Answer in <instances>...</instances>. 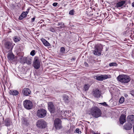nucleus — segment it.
Masks as SVG:
<instances>
[{
    "label": "nucleus",
    "instance_id": "obj_23",
    "mask_svg": "<svg viewBox=\"0 0 134 134\" xmlns=\"http://www.w3.org/2000/svg\"><path fill=\"white\" fill-rule=\"evenodd\" d=\"M8 58L10 60H12L14 59V56L12 53H9L8 54Z\"/></svg>",
    "mask_w": 134,
    "mask_h": 134
},
{
    "label": "nucleus",
    "instance_id": "obj_31",
    "mask_svg": "<svg viewBox=\"0 0 134 134\" xmlns=\"http://www.w3.org/2000/svg\"><path fill=\"white\" fill-rule=\"evenodd\" d=\"M65 49L64 47H62L61 48L60 50V51L61 53H64L65 52Z\"/></svg>",
    "mask_w": 134,
    "mask_h": 134
},
{
    "label": "nucleus",
    "instance_id": "obj_25",
    "mask_svg": "<svg viewBox=\"0 0 134 134\" xmlns=\"http://www.w3.org/2000/svg\"><path fill=\"white\" fill-rule=\"evenodd\" d=\"M90 86L89 84H85L84 86L83 89L85 91H87L88 90Z\"/></svg>",
    "mask_w": 134,
    "mask_h": 134
},
{
    "label": "nucleus",
    "instance_id": "obj_8",
    "mask_svg": "<svg viewBox=\"0 0 134 134\" xmlns=\"http://www.w3.org/2000/svg\"><path fill=\"white\" fill-rule=\"evenodd\" d=\"M33 66L36 69H38L40 67V63L37 57H35L33 63Z\"/></svg>",
    "mask_w": 134,
    "mask_h": 134
},
{
    "label": "nucleus",
    "instance_id": "obj_12",
    "mask_svg": "<svg viewBox=\"0 0 134 134\" xmlns=\"http://www.w3.org/2000/svg\"><path fill=\"white\" fill-rule=\"evenodd\" d=\"M5 47L7 49H12L13 47V44L11 42L8 41L5 42L4 44Z\"/></svg>",
    "mask_w": 134,
    "mask_h": 134
},
{
    "label": "nucleus",
    "instance_id": "obj_32",
    "mask_svg": "<svg viewBox=\"0 0 134 134\" xmlns=\"http://www.w3.org/2000/svg\"><path fill=\"white\" fill-rule=\"evenodd\" d=\"M35 51L34 50H33L30 53V54L32 56H34L35 55Z\"/></svg>",
    "mask_w": 134,
    "mask_h": 134
},
{
    "label": "nucleus",
    "instance_id": "obj_11",
    "mask_svg": "<svg viewBox=\"0 0 134 134\" xmlns=\"http://www.w3.org/2000/svg\"><path fill=\"white\" fill-rule=\"evenodd\" d=\"M48 108L49 110L51 113H54L55 110V108L53 103L51 102H48Z\"/></svg>",
    "mask_w": 134,
    "mask_h": 134
},
{
    "label": "nucleus",
    "instance_id": "obj_40",
    "mask_svg": "<svg viewBox=\"0 0 134 134\" xmlns=\"http://www.w3.org/2000/svg\"><path fill=\"white\" fill-rule=\"evenodd\" d=\"M84 65L85 67H87L88 66V64L86 62L84 63Z\"/></svg>",
    "mask_w": 134,
    "mask_h": 134
},
{
    "label": "nucleus",
    "instance_id": "obj_1",
    "mask_svg": "<svg viewBox=\"0 0 134 134\" xmlns=\"http://www.w3.org/2000/svg\"><path fill=\"white\" fill-rule=\"evenodd\" d=\"M91 114L93 117L97 118L101 116L102 113L99 108L94 107L91 109Z\"/></svg>",
    "mask_w": 134,
    "mask_h": 134
},
{
    "label": "nucleus",
    "instance_id": "obj_16",
    "mask_svg": "<svg viewBox=\"0 0 134 134\" xmlns=\"http://www.w3.org/2000/svg\"><path fill=\"white\" fill-rule=\"evenodd\" d=\"M126 116L122 114L120 116L119 121L121 124H122L126 121Z\"/></svg>",
    "mask_w": 134,
    "mask_h": 134
},
{
    "label": "nucleus",
    "instance_id": "obj_17",
    "mask_svg": "<svg viewBox=\"0 0 134 134\" xmlns=\"http://www.w3.org/2000/svg\"><path fill=\"white\" fill-rule=\"evenodd\" d=\"M124 129L127 130H129L132 128V124L128 123L126 124L123 126Z\"/></svg>",
    "mask_w": 134,
    "mask_h": 134
},
{
    "label": "nucleus",
    "instance_id": "obj_20",
    "mask_svg": "<svg viewBox=\"0 0 134 134\" xmlns=\"http://www.w3.org/2000/svg\"><path fill=\"white\" fill-rule=\"evenodd\" d=\"M22 123L23 124L28 125L29 124V121L27 118H23Z\"/></svg>",
    "mask_w": 134,
    "mask_h": 134
},
{
    "label": "nucleus",
    "instance_id": "obj_39",
    "mask_svg": "<svg viewBox=\"0 0 134 134\" xmlns=\"http://www.w3.org/2000/svg\"><path fill=\"white\" fill-rule=\"evenodd\" d=\"M42 42L43 44L46 42V41H47L44 39H43L42 40Z\"/></svg>",
    "mask_w": 134,
    "mask_h": 134
},
{
    "label": "nucleus",
    "instance_id": "obj_29",
    "mask_svg": "<svg viewBox=\"0 0 134 134\" xmlns=\"http://www.w3.org/2000/svg\"><path fill=\"white\" fill-rule=\"evenodd\" d=\"M124 98L123 97H121L120 98L119 102L120 103H123L124 101Z\"/></svg>",
    "mask_w": 134,
    "mask_h": 134
},
{
    "label": "nucleus",
    "instance_id": "obj_7",
    "mask_svg": "<svg viewBox=\"0 0 134 134\" xmlns=\"http://www.w3.org/2000/svg\"><path fill=\"white\" fill-rule=\"evenodd\" d=\"M55 127L56 129H59L62 127L61 121L60 119L57 118L55 119L54 121Z\"/></svg>",
    "mask_w": 134,
    "mask_h": 134
},
{
    "label": "nucleus",
    "instance_id": "obj_21",
    "mask_svg": "<svg viewBox=\"0 0 134 134\" xmlns=\"http://www.w3.org/2000/svg\"><path fill=\"white\" fill-rule=\"evenodd\" d=\"M125 2L123 1H122L117 3L116 4V6L117 7H120L123 5L125 3Z\"/></svg>",
    "mask_w": 134,
    "mask_h": 134
},
{
    "label": "nucleus",
    "instance_id": "obj_43",
    "mask_svg": "<svg viewBox=\"0 0 134 134\" xmlns=\"http://www.w3.org/2000/svg\"><path fill=\"white\" fill-rule=\"evenodd\" d=\"M132 6L133 7H134V2L132 3Z\"/></svg>",
    "mask_w": 134,
    "mask_h": 134
},
{
    "label": "nucleus",
    "instance_id": "obj_41",
    "mask_svg": "<svg viewBox=\"0 0 134 134\" xmlns=\"http://www.w3.org/2000/svg\"><path fill=\"white\" fill-rule=\"evenodd\" d=\"M35 17H34L33 18H32V20H31V21L32 22H34L35 20Z\"/></svg>",
    "mask_w": 134,
    "mask_h": 134
},
{
    "label": "nucleus",
    "instance_id": "obj_44",
    "mask_svg": "<svg viewBox=\"0 0 134 134\" xmlns=\"http://www.w3.org/2000/svg\"><path fill=\"white\" fill-rule=\"evenodd\" d=\"M133 132H134V125L133 126Z\"/></svg>",
    "mask_w": 134,
    "mask_h": 134
},
{
    "label": "nucleus",
    "instance_id": "obj_2",
    "mask_svg": "<svg viewBox=\"0 0 134 134\" xmlns=\"http://www.w3.org/2000/svg\"><path fill=\"white\" fill-rule=\"evenodd\" d=\"M117 79L120 82L124 83L128 82L131 80L129 76L125 75H119Z\"/></svg>",
    "mask_w": 134,
    "mask_h": 134
},
{
    "label": "nucleus",
    "instance_id": "obj_18",
    "mask_svg": "<svg viewBox=\"0 0 134 134\" xmlns=\"http://www.w3.org/2000/svg\"><path fill=\"white\" fill-rule=\"evenodd\" d=\"M9 93L12 95H13L14 96H16L18 95L19 94L18 92L16 90H10L9 92Z\"/></svg>",
    "mask_w": 134,
    "mask_h": 134
},
{
    "label": "nucleus",
    "instance_id": "obj_28",
    "mask_svg": "<svg viewBox=\"0 0 134 134\" xmlns=\"http://www.w3.org/2000/svg\"><path fill=\"white\" fill-rule=\"evenodd\" d=\"M109 65L110 66H116L117 65V64L115 63H112L109 64Z\"/></svg>",
    "mask_w": 134,
    "mask_h": 134
},
{
    "label": "nucleus",
    "instance_id": "obj_14",
    "mask_svg": "<svg viewBox=\"0 0 134 134\" xmlns=\"http://www.w3.org/2000/svg\"><path fill=\"white\" fill-rule=\"evenodd\" d=\"M109 77L107 75H102L96 77V79L99 81H102L103 80L107 79L110 77V75H109Z\"/></svg>",
    "mask_w": 134,
    "mask_h": 134
},
{
    "label": "nucleus",
    "instance_id": "obj_34",
    "mask_svg": "<svg viewBox=\"0 0 134 134\" xmlns=\"http://www.w3.org/2000/svg\"><path fill=\"white\" fill-rule=\"evenodd\" d=\"M74 13V11L73 9L70 10L69 12V14L70 15H73Z\"/></svg>",
    "mask_w": 134,
    "mask_h": 134
},
{
    "label": "nucleus",
    "instance_id": "obj_5",
    "mask_svg": "<svg viewBox=\"0 0 134 134\" xmlns=\"http://www.w3.org/2000/svg\"><path fill=\"white\" fill-rule=\"evenodd\" d=\"M47 111L44 109H41L38 110L37 112V115L39 117L43 118L46 115Z\"/></svg>",
    "mask_w": 134,
    "mask_h": 134
},
{
    "label": "nucleus",
    "instance_id": "obj_3",
    "mask_svg": "<svg viewBox=\"0 0 134 134\" xmlns=\"http://www.w3.org/2000/svg\"><path fill=\"white\" fill-rule=\"evenodd\" d=\"M23 105L25 108L28 110L31 109L33 107L32 102L28 100H25L23 102Z\"/></svg>",
    "mask_w": 134,
    "mask_h": 134
},
{
    "label": "nucleus",
    "instance_id": "obj_6",
    "mask_svg": "<svg viewBox=\"0 0 134 134\" xmlns=\"http://www.w3.org/2000/svg\"><path fill=\"white\" fill-rule=\"evenodd\" d=\"M101 94V92L98 89L95 88L93 89L92 92V95L97 98L100 97Z\"/></svg>",
    "mask_w": 134,
    "mask_h": 134
},
{
    "label": "nucleus",
    "instance_id": "obj_9",
    "mask_svg": "<svg viewBox=\"0 0 134 134\" xmlns=\"http://www.w3.org/2000/svg\"><path fill=\"white\" fill-rule=\"evenodd\" d=\"M20 62L23 64L26 63L28 65H29L31 63V59L26 57H24L21 59Z\"/></svg>",
    "mask_w": 134,
    "mask_h": 134
},
{
    "label": "nucleus",
    "instance_id": "obj_38",
    "mask_svg": "<svg viewBox=\"0 0 134 134\" xmlns=\"http://www.w3.org/2000/svg\"><path fill=\"white\" fill-rule=\"evenodd\" d=\"M130 94L133 96H134V90L132 91L130 93Z\"/></svg>",
    "mask_w": 134,
    "mask_h": 134
},
{
    "label": "nucleus",
    "instance_id": "obj_4",
    "mask_svg": "<svg viewBox=\"0 0 134 134\" xmlns=\"http://www.w3.org/2000/svg\"><path fill=\"white\" fill-rule=\"evenodd\" d=\"M36 125L38 127L41 129H44L46 126V122L43 119L38 120L36 123Z\"/></svg>",
    "mask_w": 134,
    "mask_h": 134
},
{
    "label": "nucleus",
    "instance_id": "obj_37",
    "mask_svg": "<svg viewBox=\"0 0 134 134\" xmlns=\"http://www.w3.org/2000/svg\"><path fill=\"white\" fill-rule=\"evenodd\" d=\"M58 4V3H54L53 4V5L54 7H56L57 6Z\"/></svg>",
    "mask_w": 134,
    "mask_h": 134
},
{
    "label": "nucleus",
    "instance_id": "obj_42",
    "mask_svg": "<svg viewBox=\"0 0 134 134\" xmlns=\"http://www.w3.org/2000/svg\"><path fill=\"white\" fill-rule=\"evenodd\" d=\"M51 31L52 32H54V29H53V28H52L51 29Z\"/></svg>",
    "mask_w": 134,
    "mask_h": 134
},
{
    "label": "nucleus",
    "instance_id": "obj_24",
    "mask_svg": "<svg viewBox=\"0 0 134 134\" xmlns=\"http://www.w3.org/2000/svg\"><path fill=\"white\" fill-rule=\"evenodd\" d=\"M13 39L14 41L15 42H18L20 40V38L19 37L15 36L14 37Z\"/></svg>",
    "mask_w": 134,
    "mask_h": 134
},
{
    "label": "nucleus",
    "instance_id": "obj_26",
    "mask_svg": "<svg viewBox=\"0 0 134 134\" xmlns=\"http://www.w3.org/2000/svg\"><path fill=\"white\" fill-rule=\"evenodd\" d=\"M64 24L62 23H59L58 24V26L61 25L60 27H57V28L59 29H61L62 28H63L64 26Z\"/></svg>",
    "mask_w": 134,
    "mask_h": 134
},
{
    "label": "nucleus",
    "instance_id": "obj_27",
    "mask_svg": "<svg viewBox=\"0 0 134 134\" xmlns=\"http://www.w3.org/2000/svg\"><path fill=\"white\" fill-rule=\"evenodd\" d=\"M28 12H24L21 14V15H22L24 18H25Z\"/></svg>",
    "mask_w": 134,
    "mask_h": 134
},
{
    "label": "nucleus",
    "instance_id": "obj_33",
    "mask_svg": "<svg viewBox=\"0 0 134 134\" xmlns=\"http://www.w3.org/2000/svg\"><path fill=\"white\" fill-rule=\"evenodd\" d=\"M75 132L76 133H77L79 134H80L81 133V131H80L79 129H76L75 131Z\"/></svg>",
    "mask_w": 134,
    "mask_h": 134
},
{
    "label": "nucleus",
    "instance_id": "obj_10",
    "mask_svg": "<svg viewBox=\"0 0 134 134\" xmlns=\"http://www.w3.org/2000/svg\"><path fill=\"white\" fill-rule=\"evenodd\" d=\"M101 49L100 47L97 46L95 47V49L93 51V54L95 55H100L101 54Z\"/></svg>",
    "mask_w": 134,
    "mask_h": 134
},
{
    "label": "nucleus",
    "instance_id": "obj_35",
    "mask_svg": "<svg viewBox=\"0 0 134 134\" xmlns=\"http://www.w3.org/2000/svg\"><path fill=\"white\" fill-rule=\"evenodd\" d=\"M100 104H101L103 105H104V106H108V104H106V103L105 102H103V103H100Z\"/></svg>",
    "mask_w": 134,
    "mask_h": 134
},
{
    "label": "nucleus",
    "instance_id": "obj_36",
    "mask_svg": "<svg viewBox=\"0 0 134 134\" xmlns=\"http://www.w3.org/2000/svg\"><path fill=\"white\" fill-rule=\"evenodd\" d=\"M24 18V17L23 16H22V15H21L19 17V19L20 20H22L23 19V18Z\"/></svg>",
    "mask_w": 134,
    "mask_h": 134
},
{
    "label": "nucleus",
    "instance_id": "obj_13",
    "mask_svg": "<svg viewBox=\"0 0 134 134\" xmlns=\"http://www.w3.org/2000/svg\"><path fill=\"white\" fill-rule=\"evenodd\" d=\"M127 120L128 123L131 124H134V115H128L127 117Z\"/></svg>",
    "mask_w": 134,
    "mask_h": 134
},
{
    "label": "nucleus",
    "instance_id": "obj_22",
    "mask_svg": "<svg viewBox=\"0 0 134 134\" xmlns=\"http://www.w3.org/2000/svg\"><path fill=\"white\" fill-rule=\"evenodd\" d=\"M5 125L8 126H9L11 124V122L9 119H7L4 121Z\"/></svg>",
    "mask_w": 134,
    "mask_h": 134
},
{
    "label": "nucleus",
    "instance_id": "obj_30",
    "mask_svg": "<svg viewBox=\"0 0 134 134\" xmlns=\"http://www.w3.org/2000/svg\"><path fill=\"white\" fill-rule=\"evenodd\" d=\"M45 46L49 47L50 46V43L47 41H46V42L44 44Z\"/></svg>",
    "mask_w": 134,
    "mask_h": 134
},
{
    "label": "nucleus",
    "instance_id": "obj_15",
    "mask_svg": "<svg viewBox=\"0 0 134 134\" xmlns=\"http://www.w3.org/2000/svg\"><path fill=\"white\" fill-rule=\"evenodd\" d=\"M22 93L23 95L28 96L30 94L31 91L29 88H25L23 90Z\"/></svg>",
    "mask_w": 134,
    "mask_h": 134
},
{
    "label": "nucleus",
    "instance_id": "obj_19",
    "mask_svg": "<svg viewBox=\"0 0 134 134\" xmlns=\"http://www.w3.org/2000/svg\"><path fill=\"white\" fill-rule=\"evenodd\" d=\"M63 99L66 103H68L69 100V97L67 95L64 94L63 96Z\"/></svg>",
    "mask_w": 134,
    "mask_h": 134
}]
</instances>
